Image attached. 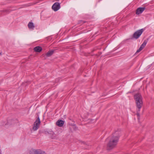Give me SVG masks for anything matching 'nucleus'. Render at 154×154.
Here are the masks:
<instances>
[{
	"label": "nucleus",
	"mask_w": 154,
	"mask_h": 154,
	"mask_svg": "<svg viewBox=\"0 0 154 154\" xmlns=\"http://www.w3.org/2000/svg\"><path fill=\"white\" fill-rule=\"evenodd\" d=\"M119 132H115L111 136L109 137L106 140H109L107 145V148L110 150L114 148L117 145L119 138Z\"/></svg>",
	"instance_id": "1"
},
{
	"label": "nucleus",
	"mask_w": 154,
	"mask_h": 154,
	"mask_svg": "<svg viewBox=\"0 0 154 154\" xmlns=\"http://www.w3.org/2000/svg\"><path fill=\"white\" fill-rule=\"evenodd\" d=\"M134 98L135 100L136 106L137 108V115L138 117V119H139L140 115L139 112L143 105L142 97L141 95L140 94L138 93L134 95Z\"/></svg>",
	"instance_id": "2"
},
{
	"label": "nucleus",
	"mask_w": 154,
	"mask_h": 154,
	"mask_svg": "<svg viewBox=\"0 0 154 154\" xmlns=\"http://www.w3.org/2000/svg\"><path fill=\"white\" fill-rule=\"evenodd\" d=\"M41 122L40 120L39 117L36 119L34 123L33 126L32 128V130L34 131L37 130L39 128Z\"/></svg>",
	"instance_id": "3"
},
{
	"label": "nucleus",
	"mask_w": 154,
	"mask_h": 154,
	"mask_svg": "<svg viewBox=\"0 0 154 154\" xmlns=\"http://www.w3.org/2000/svg\"><path fill=\"white\" fill-rule=\"evenodd\" d=\"M144 30V29H142L135 32L133 34V37L136 39L138 38L142 34Z\"/></svg>",
	"instance_id": "4"
},
{
	"label": "nucleus",
	"mask_w": 154,
	"mask_h": 154,
	"mask_svg": "<svg viewBox=\"0 0 154 154\" xmlns=\"http://www.w3.org/2000/svg\"><path fill=\"white\" fill-rule=\"evenodd\" d=\"M30 154H46L40 149H31L29 151Z\"/></svg>",
	"instance_id": "5"
},
{
	"label": "nucleus",
	"mask_w": 154,
	"mask_h": 154,
	"mask_svg": "<svg viewBox=\"0 0 154 154\" xmlns=\"http://www.w3.org/2000/svg\"><path fill=\"white\" fill-rule=\"evenodd\" d=\"M60 7V4L58 2L55 3L52 5V8L53 10L55 11H58Z\"/></svg>",
	"instance_id": "6"
},
{
	"label": "nucleus",
	"mask_w": 154,
	"mask_h": 154,
	"mask_svg": "<svg viewBox=\"0 0 154 154\" xmlns=\"http://www.w3.org/2000/svg\"><path fill=\"white\" fill-rule=\"evenodd\" d=\"M147 41L146 40H145L143 44L141 45L139 48L137 50L136 53H139L140 51H141L145 46L147 44Z\"/></svg>",
	"instance_id": "7"
},
{
	"label": "nucleus",
	"mask_w": 154,
	"mask_h": 154,
	"mask_svg": "<svg viewBox=\"0 0 154 154\" xmlns=\"http://www.w3.org/2000/svg\"><path fill=\"white\" fill-rule=\"evenodd\" d=\"M145 7L139 8H138L136 12V14H141L145 10Z\"/></svg>",
	"instance_id": "8"
},
{
	"label": "nucleus",
	"mask_w": 154,
	"mask_h": 154,
	"mask_svg": "<svg viewBox=\"0 0 154 154\" xmlns=\"http://www.w3.org/2000/svg\"><path fill=\"white\" fill-rule=\"evenodd\" d=\"M64 123V121L61 120H58L56 122V125L59 127L62 126Z\"/></svg>",
	"instance_id": "9"
},
{
	"label": "nucleus",
	"mask_w": 154,
	"mask_h": 154,
	"mask_svg": "<svg viewBox=\"0 0 154 154\" xmlns=\"http://www.w3.org/2000/svg\"><path fill=\"white\" fill-rule=\"evenodd\" d=\"M34 50L36 52H40L42 50V48L41 47L38 46L35 47Z\"/></svg>",
	"instance_id": "10"
},
{
	"label": "nucleus",
	"mask_w": 154,
	"mask_h": 154,
	"mask_svg": "<svg viewBox=\"0 0 154 154\" xmlns=\"http://www.w3.org/2000/svg\"><path fill=\"white\" fill-rule=\"evenodd\" d=\"M54 51L51 50L49 51L46 54V55L47 57H49L51 56L54 53Z\"/></svg>",
	"instance_id": "11"
},
{
	"label": "nucleus",
	"mask_w": 154,
	"mask_h": 154,
	"mask_svg": "<svg viewBox=\"0 0 154 154\" xmlns=\"http://www.w3.org/2000/svg\"><path fill=\"white\" fill-rule=\"evenodd\" d=\"M35 27L34 24L32 22H29V29H33Z\"/></svg>",
	"instance_id": "12"
},
{
	"label": "nucleus",
	"mask_w": 154,
	"mask_h": 154,
	"mask_svg": "<svg viewBox=\"0 0 154 154\" xmlns=\"http://www.w3.org/2000/svg\"><path fill=\"white\" fill-rule=\"evenodd\" d=\"M34 3V4H32V3H30H30H29V5H32L33 4H35V3Z\"/></svg>",
	"instance_id": "13"
},
{
	"label": "nucleus",
	"mask_w": 154,
	"mask_h": 154,
	"mask_svg": "<svg viewBox=\"0 0 154 154\" xmlns=\"http://www.w3.org/2000/svg\"><path fill=\"white\" fill-rule=\"evenodd\" d=\"M27 26H28V27H29V23H28V24H27Z\"/></svg>",
	"instance_id": "14"
},
{
	"label": "nucleus",
	"mask_w": 154,
	"mask_h": 154,
	"mask_svg": "<svg viewBox=\"0 0 154 154\" xmlns=\"http://www.w3.org/2000/svg\"><path fill=\"white\" fill-rule=\"evenodd\" d=\"M0 154H2V153L1 152H0Z\"/></svg>",
	"instance_id": "15"
},
{
	"label": "nucleus",
	"mask_w": 154,
	"mask_h": 154,
	"mask_svg": "<svg viewBox=\"0 0 154 154\" xmlns=\"http://www.w3.org/2000/svg\"><path fill=\"white\" fill-rule=\"evenodd\" d=\"M1 55V53H0V55Z\"/></svg>",
	"instance_id": "16"
}]
</instances>
